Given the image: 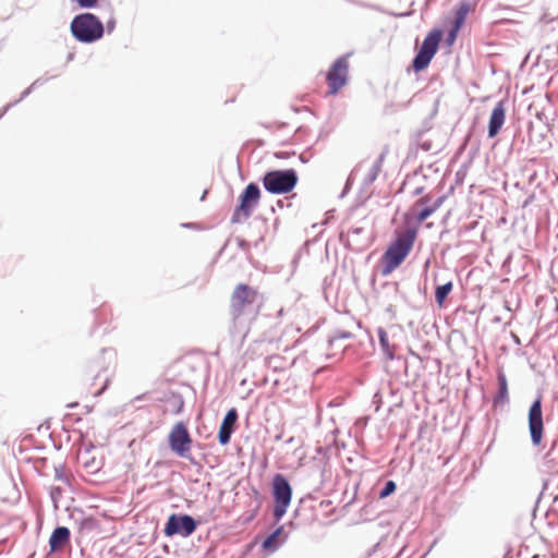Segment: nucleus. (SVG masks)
Here are the masks:
<instances>
[{
    "mask_svg": "<svg viewBox=\"0 0 558 558\" xmlns=\"http://www.w3.org/2000/svg\"><path fill=\"white\" fill-rule=\"evenodd\" d=\"M236 421L238 412L234 408H232L227 412L219 428L218 438L221 445H227L230 441L231 434L233 432Z\"/></svg>",
    "mask_w": 558,
    "mask_h": 558,
    "instance_id": "2eb2a0df",
    "label": "nucleus"
},
{
    "mask_svg": "<svg viewBox=\"0 0 558 558\" xmlns=\"http://www.w3.org/2000/svg\"><path fill=\"white\" fill-rule=\"evenodd\" d=\"M506 121V106L504 101H499L493 109L488 122V137H495Z\"/></svg>",
    "mask_w": 558,
    "mask_h": 558,
    "instance_id": "4468645a",
    "label": "nucleus"
},
{
    "mask_svg": "<svg viewBox=\"0 0 558 558\" xmlns=\"http://www.w3.org/2000/svg\"><path fill=\"white\" fill-rule=\"evenodd\" d=\"M281 533V529L276 530L270 534L263 543V548L267 550H274L277 548V539Z\"/></svg>",
    "mask_w": 558,
    "mask_h": 558,
    "instance_id": "aec40b11",
    "label": "nucleus"
},
{
    "mask_svg": "<svg viewBox=\"0 0 558 558\" xmlns=\"http://www.w3.org/2000/svg\"><path fill=\"white\" fill-rule=\"evenodd\" d=\"M94 373H95V371H93V369L90 372L86 373L85 378H84V386H85V391L87 395L98 397L108 387L109 378L106 374L104 376H101L100 372H97V374H95V375H94Z\"/></svg>",
    "mask_w": 558,
    "mask_h": 558,
    "instance_id": "ddd939ff",
    "label": "nucleus"
},
{
    "mask_svg": "<svg viewBox=\"0 0 558 558\" xmlns=\"http://www.w3.org/2000/svg\"><path fill=\"white\" fill-rule=\"evenodd\" d=\"M272 495L275 500L274 515L282 518L291 502L292 488L282 474L275 475L272 480Z\"/></svg>",
    "mask_w": 558,
    "mask_h": 558,
    "instance_id": "6e6552de",
    "label": "nucleus"
},
{
    "mask_svg": "<svg viewBox=\"0 0 558 558\" xmlns=\"http://www.w3.org/2000/svg\"><path fill=\"white\" fill-rule=\"evenodd\" d=\"M260 190L255 183H250L239 196V205L234 208L231 222L241 223L248 219L258 205Z\"/></svg>",
    "mask_w": 558,
    "mask_h": 558,
    "instance_id": "39448f33",
    "label": "nucleus"
},
{
    "mask_svg": "<svg viewBox=\"0 0 558 558\" xmlns=\"http://www.w3.org/2000/svg\"><path fill=\"white\" fill-rule=\"evenodd\" d=\"M98 0H77V3L82 7V8H93L96 5Z\"/></svg>",
    "mask_w": 558,
    "mask_h": 558,
    "instance_id": "4be33fe9",
    "label": "nucleus"
},
{
    "mask_svg": "<svg viewBox=\"0 0 558 558\" xmlns=\"http://www.w3.org/2000/svg\"><path fill=\"white\" fill-rule=\"evenodd\" d=\"M397 486L393 481H388L384 487V489L379 493V498H386L391 495L396 490Z\"/></svg>",
    "mask_w": 558,
    "mask_h": 558,
    "instance_id": "412c9836",
    "label": "nucleus"
},
{
    "mask_svg": "<svg viewBox=\"0 0 558 558\" xmlns=\"http://www.w3.org/2000/svg\"><path fill=\"white\" fill-rule=\"evenodd\" d=\"M168 441L171 450L179 457H187L192 447V438L186 425L183 422H178L171 428Z\"/></svg>",
    "mask_w": 558,
    "mask_h": 558,
    "instance_id": "9d476101",
    "label": "nucleus"
},
{
    "mask_svg": "<svg viewBox=\"0 0 558 558\" xmlns=\"http://www.w3.org/2000/svg\"><path fill=\"white\" fill-rule=\"evenodd\" d=\"M263 305V294L257 288L246 283H239L230 295V314L233 322H236L250 311L257 315Z\"/></svg>",
    "mask_w": 558,
    "mask_h": 558,
    "instance_id": "f257e3e1",
    "label": "nucleus"
},
{
    "mask_svg": "<svg viewBox=\"0 0 558 558\" xmlns=\"http://www.w3.org/2000/svg\"><path fill=\"white\" fill-rule=\"evenodd\" d=\"M529 429L534 446L542 442L544 434V422L542 411V399L537 398L529 410Z\"/></svg>",
    "mask_w": 558,
    "mask_h": 558,
    "instance_id": "9b49d317",
    "label": "nucleus"
},
{
    "mask_svg": "<svg viewBox=\"0 0 558 558\" xmlns=\"http://www.w3.org/2000/svg\"><path fill=\"white\" fill-rule=\"evenodd\" d=\"M196 530V523L194 519L187 514L177 515L171 514L168 519V522L165 526V534L167 536H172L174 534H181L183 536H189L194 533Z\"/></svg>",
    "mask_w": 558,
    "mask_h": 558,
    "instance_id": "f8f14e48",
    "label": "nucleus"
},
{
    "mask_svg": "<svg viewBox=\"0 0 558 558\" xmlns=\"http://www.w3.org/2000/svg\"><path fill=\"white\" fill-rule=\"evenodd\" d=\"M460 29L461 28H456V24H452V28H451V31L449 33V36H448L450 41H454L456 40V37H457V35H458Z\"/></svg>",
    "mask_w": 558,
    "mask_h": 558,
    "instance_id": "5701e85b",
    "label": "nucleus"
},
{
    "mask_svg": "<svg viewBox=\"0 0 558 558\" xmlns=\"http://www.w3.org/2000/svg\"><path fill=\"white\" fill-rule=\"evenodd\" d=\"M73 36L83 43H92L99 39L104 34L101 22L90 13L77 15L71 23Z\"/></svg>",
    "mask_w": 558,
    "mask_h": 558,
    "instance_id": "20e7f679",
    "label": "nucleus"
},
{
    "mask_svg": "<svg viewBox=\"0 0 558 558\" xmlns=\"http://www.w3.org/2000/svg\"><path fill=\"white\" fill-rule=\"evenodd\" d=\"M444 201V196L433 201L432 196L426 194L414 202L409 211L405 214V218L414 219L417 223H421L436 210H438L441 207Z\"/></svg>",
    "mask_w": 558,
    "mask_h": 558,
    "instance_id": "1a4fd4ad",
    "label": "nucleus"
},
{
    "mask_svg": "<svg viewBox=\"0 0 558 558\" xmlns=\"http://www.w3.org/2000/svg\"><path fill=\"white\" fill-rule=\"evenodd\" d=\"M498 392L494 398V407L504 405L509 401L508 381L505 373L499 372L497 375Z\"/></svg>",
    "mask_w": 558,
    "mask_h": 558,
    "instance_id": "f3484780",
    "label": "nucleus"
},
{
    "mask_svg": "<svg viewBox=\"0 0 558 558\" xmlns=\"http://www.w3.org/2000/svg\"><path fill=\"white\" fill-rule=\"evenodd\" d=\"M70 535V530L68 527H57L49 538L50 550L52 553L61 550L69 543Z\"/></svg>",
    "mask_w": 558,
    "mask_h": 558,
    "instance_id": "dca6fc26",
    "label": "nucleus"
},
{
    "mask_svg": "<svg viewBox=\"0 0 558 558\" xmlns=\"http://www.w3.org/2000/svg\"><path fill=\"white\" fill-rule=\"evenodd\" d=\"M441 37L442 32L440 29H433L428 33L413 60L412 66L414 71L420 72L428 66L433 57L437 52Z\"/></svg>",
    "mask_w": 558,
    "mask_h": 558,
    "instance_id": "423d86ee",
    "label": "nucleus"
},
{
    "mask_svg": "<svg viewBox=\"0 0 558 558\" xmlns=\"http://www.w3.org/2000/svg\"><path fill=\"white\" fill-rule=\"evenodd\" d=\"M476 4L471 2H462L456 11L454 21L452 24H456V28H461L466 20V16L470 12L475 10Z\"/></svg>",
    "mask_w": 558,
    "mask_h": 558,
    "instance_id": "a211bd4d",
    "label": "nucleus"
},
{
    "mask_svg": "<svg viewBox=\"0 0 558 558\" xmlns=\"http://www.w3.org/2000/svg\"><path fill=\"white\" fill-rule=\"evenodd\" d=\"M350 54L351 53H347L338 58L326 73V82L328 84L327 95H336L347 84Z\"/></svg>",
    "mask_w": 558,
    "mask_h": 558,
    "instance_id": "0eeeda50",
    "label": "nucleus"
},
{
    "mask_svg": "<svg viewBox=\"0 0 558 558\" xmlns=\"http://www.w3.org/2000/svg\"><path fill=\"white\" fill-rule=\"evenodd\" d=\"M379 340L384 348L388 345V338L386 331L379 330Z\"/></svg>",
    "mask_w": 558,
    "mask_h": 558,
    "instance_id": "b1692460",
    "label": "nucleus"
},
{
    "mask_svg": "<svg viewBox=\"0 0 558 558\" xmlns=\"http://www.w3.org/2000/svg\"><path fill=\"white\" fill-rule=\"evenodd\" d=\"M453 284L451 281L439 286L435 291V299L439 307H442L449 293L452 291Z\"/></svg>",
    "mask_w": 558,
    "mask_h": 558,
    "instance_id": "6ab92c4d",
    "label": "nucleus"
},
{
    "mask_svg": "<svg viewBox=\"0 0 558 558\" xmlns=\"http://www.w3.org/2000/svg\"><path fill=\"white\" fill-rule=\"evenodd\" d=\"M298 181V173L294 169L271 170L266 172L262 179L265 190L278 195L293 191Z\"/></svg>",
    "mask_w": 558,
    "mask_h": 558,
    "instance_id": "7ed1b4c3",
    "label": "nucleus"
},
{
    "mask_svg": "<svg viewBox=\"0 0 558 558\" xmlns=\"http://www.w3.org/2000/svg\"><path fill=\"white\" fill-rule=\"evenodd\" d=\"M155 558H160V557H155Z\"/></svg>",
    "mask_w": 558,
    "mask_h": 558,
    "instance_id": "a878e982",
    "label": "nucleus"
},
{
    "mask_svg": "<svg viewBox=\"0 0 558 558\" xmlns=\"http://www.w3.org/2000/svg\"><path fill=\"white\" fill-rule=\"evenodd\" d=\"M416 235V228L408 229L397 234L395 241L388 246V248L386 250L381 257L384 265V275L392 272L402 264V262L411 252Z\"/></svg>",
    "mask_w": 558,
    "mask_h": 558,
    "instance_id": "f03ea898",
    "label": "nucleus"
},
{
    "mask_svg": "<svg viewBox=\"0 0 558 558\" xmlns=\"http://www.w3.org/2000/svg\"><path fill=\"white\" fill-rule=\"evenodd\" d=\"M331 502L329 500H324V501L320 502V506H324V505L329 506Z\"/></svg>",
    "mask_w": 558,
    "mask_h": 558,
    "instance_id": "393cba45",
    "label": "nucleus"
}]
</instances>
